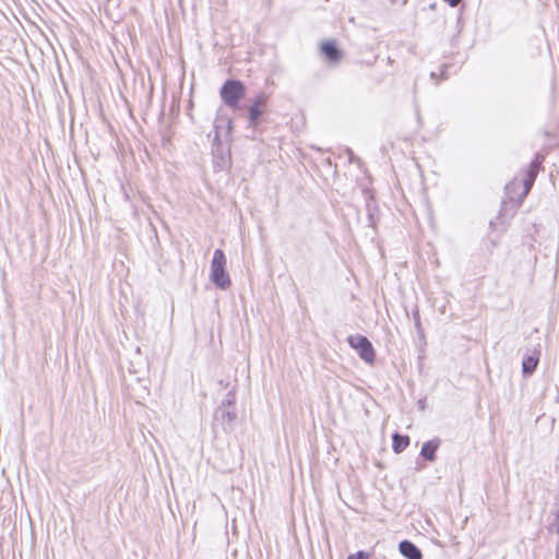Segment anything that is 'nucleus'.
<instances>
[{"mask_svg":"<svg viewBox=\"0 0 559 559\" xmlns=\"http://www.w3.org/2000/svg\"><path fill=\"white\" fill-rule=\"evenodd\" d=\"M210 278L221 289H227L230 286V278L226 272V258L221 249H216L213 253Z\"/></svg>","mask_w":559,"mask_h":559,"instance_id":"nucleus-1","label":"nucleus"},{"mask_svg":"<svg viewBox=\"0 0 559 559\" xmlns=\"http://www.w3.org/2000/svg\"><path fill=\"white\" fill-rule=\"evenodd\" d=\"M223 102L231 109L239 107V100L246 94V87L240 81L229 80L221 88Z\"/></svg>","mask_w":559,"mask_h":559,"instance_id":"nucleus-2","label":"nucleus"},{"mask_svg":"<svg viewBox=\"0 0 559 559\" xmlns=\"http://www.w3.org/2000/svg\"><path fill=\"white\" fill-rule=\"evenodd\" d=\"M348 344L350 347L356 349L359 357L366 361L367 364H372L374 360V349L372 347V344L369 342V340L366 336L362 335H352L348 337Z\"/></svg>","mask_w":559,"mask_h":559,"instance_id":"nucleus-3","label":"nucleus"},{"mask_svg":"<svg viewBox=\"0 0 559 559\" xmlns=\"http://www.w3.org/2000/svg\"><path fill=\"white\" fill-rule=\"evenodd\" d=\"M399 548L401 554L407 559H421L420 550L408 540L401 542Z\"/></svg>","mask_w":559,"mask_h":559,"instance_id":"nucleus-4","label":"nucleus"},{"mask_svg":"<svg viewBox=\"0 0 559 559\" xmlns=\"http://www.w3.org/2000/svg\"><path fill=\"white\" fill-rule=\"evenodd\" d=\"M321 51L332 62H336L341 59V51L333 41L322 43Z\"/></svg>","mask_w":559,"mask_h":559,"instance_id":"nucleus-5","label":"nucleus"},{"mask_svg":"<svg viewBox=\"0 0 559 559\" xmlns=\"http://www.w3.org/2000/svg\"><path fill=\"white\" fill-rule=\"evenodd\" d=\"M263 105L264 98L262 96H258L249 109V122L251 126H255L258 123L259 117L262 115L261 107Z\"/></svg>","mask_w":559,"mask_h":559,"instance_id":"nucleus-6","label":"nucleus"},{"mask_svg":"<svg viewBox=\"0 0 559 559\" xmlns=\"http://www.w3.org/2000/svg\"><path fill=\"white\" fill-rule=\"evenodd\" d=\"M439 448V440H431V441H428L426 443H424L423 448H421V455L432 462L435 461V453L437 451V449Z\"/></svg>","mask_w":559,"mask_h":559,"instance_id":"nucleus-7","label":"nucleus"},{"mask_svg":"<svg viewBox=\"0 0 559 559\" xmlns=\"http://www.w3.org/2000/svg\"><path fill=\"white\" fill-rule=\"evenodd\" d=\"M538 364V353H533L532 355H528L524 357L522 362V369L524 374H531Z\"/></svg>","mask_w":559,"mask_h":559,"instance_id":"nucleus-8","label":"nucleus"},{"mask_svg":"<svg viewBox=\"0 0 559 559\" xmlns=\"http://www.w3.org/2000/svg\"><path fill=\"white\" fill-rule=\"evenodd\" d=\"M409 444V438L407 436H401L395 433L393 436V450L396 453H401Z\"/></svg>","mask_w":559,"mask_h":559,"instance_id":"nucleus-9","label":"nucleus"},{"mask_svg":"<svg viewBox=\"0 0 559 559\" xmlns=\"http://www.w3.org/2000/svg\"><path fill=\"white\" fill-rule=\"evenodd\" d=\"M547 528L549 533L559 535V507L551 512Z\"/></svg>","mask_w":559,"mask_h":559,"instance_id":"nucleus-10","label":"nucleus"},{"mask_svg":"<svg viewBox=\"0 0 559 559\" xmlns=\"http://www.w3.org/2000/svg\"><path fill=\"white\" fill-rule=\"evenodd\" d=\"M534 179H535V170L532 168L527 173V177L524 180V189H523L522 198H524L528 193V191H530V189H531V187L533 185Z\"/></svg>","mask_w":559,"mask_h":559,"instance_id":"nucleus-11","label":"nucleus"},{"mask_svg":"<svg viewBox=\"0 0 559 559\" xmlns=\"http://www.w3.org/2000/svg\"><path fill=\"white\" fill-rule=\"evenodd\" d=\"M235 418H236V415L233 412L227 411V412L223 413V419L225 421H227L228 424H231L235 420Z\"/></svg>","mask_w":559,"mask_h":559,"instance_id":"nucleus-12","label":"nucleus"},{"mask_svg":"<svg viewBox=\"0 0 559 559\" xmlns=\"http://www.w3.org/2000/svg\"><path fill=\"white\" fill-rule=\"evenodd\" d=\"M347 559H367V555L364 551H358L357 554L348 556Z\"/></svg>","mask_w":559,"mask_h":559,"instance_id":"nucleus-13","label":"nucleus"}]
</instances>
